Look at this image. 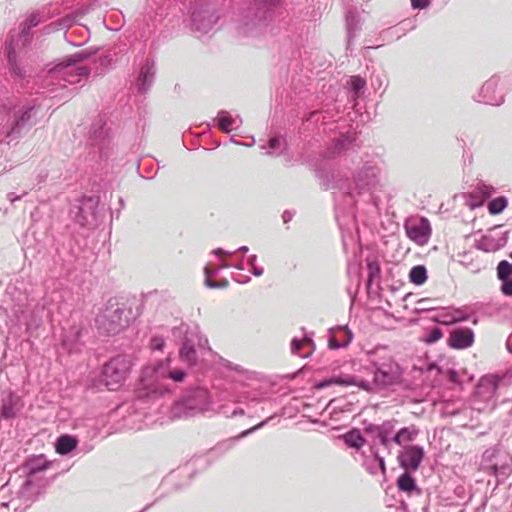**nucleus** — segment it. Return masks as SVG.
I'll list each match as a JSON object with an SVG mask.
<instances>
[{
  "mask_svg": "<svg viewBox=\"0 0 512 512\" xmlns=\"http://www.w3.org/2000/svg\"><path fill=\"white\" fill-rule=\"evenodd\" d=\"M508 205V200L504 196H499L488 203V211L491 215H498L504 211Z\"/></svg>",
  "mask_w": 512,
  "mask_h": 512,
  "instance_id": "58836bf2",
  "label": "nucleus"
},
{
  "mask_svg": "<svg viewBox=\"0 0 512 512\" xmlns=\"http://www.w3.org/2000/svg\"><path fill=\"white\" fill-rule=\"evenodd\" d=\"M27 194V192H24L22 195H17L13 192H10L7 194V199L11 202V203H14L15 201H18L20 199H22L23 196H25Z\"/></svg>",
  "mask_w": 512,
  "mask_h": 512,
  "instance_id": "bf43d9fd",
  "label": "nucleus"
},
{
  "mask_svg": "<svg viewBox=\"0 0 512 512\" xmlns=\"http://www.w3.org/2000/svg\"><path fill=\"white\" fill-rule=\"evenodd\" d=\"M219 16L206 0H194L191 12V28L199 34H207L217 23Z\"/></svg>",
  "mask_w": 512,
  "mask_h": 512,
  "instance_id": "9d476101",
  "label": "nucleus"
},
{
  "mask_svg": "<svg viewBox=\"0 0 512 512\" xmlns=\"http://www.w3.org/2000/svg\"><path fill=\"white\" fill-rule=\"evenodd\" d=\"M430 0H411V5L414 9H424L428 7Z\"/></svg>",
  "mask_w": 512,
  "mask_h": 512,
  "instance_id": "864d4df0",
  "label": "nucleus"
},
{
  "mask_svg": "<svg viewBox=\"0 0 512 512\" xmlns=\"http://www.w3.org/2000/svg\"><path fill=\"white\" fill-rule=\"evenodd\" d=\"M5 53L9 64L10 74L14 79L23 80L26 77L31 76L32 68L27 62L26 53L24 48L16 50L13 41L5 43Z\"/></svg>",
  "mask_w": 512,
  "mask_h": 512,
  "instance_id": "ddd939ff",
  "label": "nucleus"
},
{
  "mask_svg": "<svg viewBox=\"0 0 512 512\" xmlns=\"http://www.w3.org/2000/svg\"><path fill=\"white\" fill-rule=\"evenodd\" d=\"M217 126L223 133H230L233 129H237L242 124V118L239 114L232 116L226 110H220L217 115Z\"/></svg>",
  "mask_w": 512,
  "mask_h": 512,
  "instance_id": "a878e982",
  "label": "nucleus"
},
{
  "mask_svg": "<svg viewBox=\"0 0 512 512\" xmlns=\"http://www.w3.org/2000/svg\"><path fill=\"white\" fill-rule=\"evenodd\" d=\"M366 370L373 375L371 385L387 388L398 384L402 377V368L394 360L387 347L379 346L366 353Z\"/></svg>",
  "mask_w": 512,
  "mask_h": 512,
  "instance_id": "39448f33",
  "label": "nucleus"
},
{
  "mask_svg": "<svg viewBox=\"0 0 512 512\" xmlns=\"http://www.w3.org/2000/svg\"><path fill=\"white\" fill-rule=\"evenodd\" d=\"M220 271V268H212L209 265H206L204 268V273L206 276V279H211V277L216 276Z\"/></svg>",
  "mask_w": 512,
  "mask_h": 512,
  "instance_id": "5fc2aeb1",
  "label": "nucleus"
},
{
  "mask_svg": "<svg viewBox=\"0 0 512 512\" xmlns=\"http://www.w3.org/2000/svg\"><path fill=\"white\" fill-rule=\"evenodd\" d=\"M272 418H273V416H270V417L266 418L265 420L261 421L260 423H258L257 425H255L247 430L242 431L237 436L228 438L221 442H218L213 448L210 449L209 456L210 457H220V456L224 455L225 453L230 451L235 446V444L238 440L261 429L266 424H268Z\"/></svg>",
  "mask_w": 512,
  "mask_h": 512,
  "instance_id": "a211bd4d",
  "label": "nucleus"
},
{
  "mask_svg": "<svg viewBox=\"0 0 512 512\" xmlns=\"http://www.w3.org/2000/svg\"><path fill=\"white\" fill-rule=\"evenodd\" d=\"M129 314L130 311L127 312L123 304L109 300L96 318L97 328L106 335H116L128 326Z\"/></svg>",
  "mask_w": 512,
  "mask_h": 512,
  "instance_id": "6e6552de",
  "label": "nucleus"
},
{
  "mask_svg": "<svg viewBox=\"0 0 512 512\" xmlns=\"http://www.w3.org/2000/svg\"><path fill=\"white\" fill-rule=\"evenodd\" d=\"M40 23L39 14L33 13L31 14L25 22L21 24V32L19 35V40L22 41L23 46H25L27 43H29L32 39V35L30 33V30L33 27H36Z\"/></svg>",
  "mask_w": 512,
  "mask_h": 512,
  "instance_id": "2f4dec72",
  "label": "nucleus"
},
{
  "mask_svg": "<svg viewBox=\"0 0 512 512\" xmlns=\"http://www.w3.org/2000/svg\"><path fill=\"white\" fill-rule=\"evenodd\" d=\"M282 0H254L241 13L237 33L243 37H258L267 31Z\"/></svg>",
  "mask_w": 512,
  "mask_h": 512,
  "instance_id": "7ed1b4c3",
  "label": "nucleus"
},
{
  "mask_svg": "<svg viewBox=\"0 0 512 512\" xmlns=\"http://www.w3.org/2000/svg\"><path fill=\"white\" fill-rule=\"evenodd\" d=\"M155 74L156 69L154 62L147 59L141 66L137 79V89L139 93L145 94L150 90L155 79Z\"/></svg>",
  "mask_w": 512,
  "mask_h": 512,
  "instance_id": "5701e85b",
  "label": "nucleus"
},
{
  "mask_svg": "<svg viewBox=\"0 0 512 512\" xmlns=\"http://www.w3.org/2000/svg\"><path fill=\"white\" fill-rule=\"evenodd\" d=\"M165 346V340L161 336H154L151 338L150 347L152 350L162 351Z\"/></svg>",
  "mask_w": 512,
  "mask_h": 512,
  "instance_id": "de8ad7c7",
  "label": "nucleus"
},
{
  "mask_svg": "<svg viewBox=\"0 0 512 512\" xmlns=\"http://www.w3.org/2000/svg\"><path fill=\"white\" fill-rule=\"evenodd\" d=\"M347 146V139L346 138H337L334 141V152L333 153H340L342 150H344Z\"/></svg>",
  "mask_w": 512,
  "mask_h": 512,
  "instance_id": "3c124183",
  "label": "nucleus"
},
{
  "mask_svg": "<svg viewBox=\"0 0 512 512\" xmlns=\"http://www.w3.org/2000/svg\"><path fill=\"white\" fill-rule=\"evenodd\" d=\"M131 368V362L125 355L111 358L102 369V382L108 390H117L125 381Z\"/></svg>",
  "mask_w": 512,
  "mask_h": 512,
  "instance_id": "1a4fd4ad",
  "label": "nucleus"
},
{
  "mask_svg": "<svg viewBox=\"0 0 512 512\" xmlns=\"http://www.w3.org/2000/svg\"><path fill=\"white\" fill-rule=\"evenodd\" d=\"M381 166L374 161H367L353 174V179L342 176L340 171L320 168L316 171L321 187L325 190L338 189L345 198V204H354L353 196L373 191L379 184Z\"/></svg>",
  "mask_w": 512,
  "mask_h": 512,
  "instance_id": "f257e3e1",
  "label": "nucleus"
},
{
  "mask_svg": "<svg viewBox=\"0 0 512 512\" xmlns=\"http://www.w3.org/2000/svg\"><path fill=\"white\" fill-rule=\"evenodd\" d=\"M5 107L8 109L5 138L10 142L21 138L36 125L41 104L38 99L11 97L7 99Z\"/></svg>",
  "mask_w": 512,
  "mask_h": 512,
  "instance_id": "20e7f679",
  "label": "nucleus"
},
{
  "mask_svg": "<svg viewBox=\"0 0 512 512\" xmlns=\"http://www.w3.org/2000/svg\"><path fill=\"white\" fill-rule=\"evenodd\" d=\"M442 336H443L442 330L439 327H433L429 331L425 341L429 344H432V343H435L438 340H440L442 338Z\"/></svg>",
  "mask_w": 512,
  "mask_h": 512,
  "instance_id": "49530a36",
  "label": "nucleus"
},
{
  "mask_svg": "<svg viewBox=\"0 0 512 512\" xmlns=\"http://www.w3.org/2000/svg\"><path fill=\"white\" fill-rule=\"evenodd\" d=\"M41 488L42 484L40 481L32 480V478H26L20 489L17 491L16 496L9 502L1 503L0 510L11 507L14 511H25L36 501Z\"/></svg>",
  "mask_w": 512,
  "mask_h": 512,
  "instance_id": "9b49d317",
  "label": "nucleus"
},
{
  "mask_svg": "<svg viewBox=\"0 0 512 512\" xmlns=\"http://www.w3.org/2000/svg\"><path fill=\"white\" fill-rule=\"evenodd\" d=\"M351 89L355 96L364 89L366 86V80L360 76H353L350 80Z\"/></svg>",
  "mask_w": 512,
  "mask_h": 512,
  "instance_id": "79ce46f5",
  "label": "nucleus"
},
{
  "mask_svg": "<svg viewBox=\"0 0 512 512\" xmlns=\"http://www.w3.org/2000/svg\"><path fill=\"white\" fill-rule=\"evenodd\" d=\"M370 452L373 455V464L370 465L366 463V468L368 472L372 475L377 474V470L379 469L383 474L386 472V466L384 458L381 457L374 446L370 447Z\"/></svg>",
  "mask_w": 512,
  "mask_h": 512,
  "instance_id": "f704fd0d",
  "label": "nucleus"
},
{
  "mask_svg": "<svg viewBox=\"0 0 512 512\" xmlns=\"http://www.w3.org/2000/svg\"><path fill=\"white\" fill-rule=\"evenodd\" d=\"M331 385H340V386H357L358 388L364 391H372V385L370 382L364 379H358L353 375H339L332 376L328 379H323L316 384V388L323 389L329 387Z\"/></svg>",
  "mask_w": 512,
  "mask_h": 512,
  "instance_id": "6ab92c4d",
  "label": "nucleus"
},
{
  "mask_svg": "<svg viewBox=\"0 0 512 512\" xmlns=\"http://www.w3.org/2000/svg\"><path fill=\"white\" fill-rule=\"evenodd\" d=\"M397 424L396 420H387L380 424L379 436H391Z\"/></svg>",
  "mask_w": 512,
  "mask_h": 512,
  "instance_id": "37998d69",
  "label": "nucleus"
},
{
  "mask_svg": "<svg viewBox=\"0 0 512 512\" xmlns=\"http://www.w3.org/2000/svg\"><path fill=\"white\" fill-rule=\"evenodd\" d=\"M474 343V332L468 327L455 328L450 332L448 345L454 349H466Z\"/></svg>",
  "mask_w": 512,
  "mask_h": 512,
  "instance_id": "aec40b11",
  "label": "nucleus"
},
{
  "mask_svg": "<svg viewBox=\"0 0 512 512\" xmlns=\"http://www.w3.org/2000/svg\"><path fill=\"white\" fill-rule=\"evenodd\" d=\"M409 279L415 285H422L427 280V269L423 265L413 266L409 272Z\"/></svg>",
  "mask_w": 512,
  "mask_h": 512,
  "instance_id": "e433bc0d",
  "label": "nucleus"
},
{
  "mask_svg": "<svg viewBox=\"0 0 512 512\" xmlns=\"http://www.w3.org/2000/svg\"><path fill=\"white\" fill-rule=\"evenodd\" d=\"M235 253V251L224 250L223 248H216L213 250V254L217 256H231Z\"/></svg>",
  "mask_w": 512,
  "mask_h": 512,
  "instance_id": "13d9d810",
  "label": "nucleus"
},
{
  "mask_svg": "<svg viewBox=\"0 0 512 512\" xmlns=\"http://www.w3.org/2000/svg\"><path fill=\"white\" fill-rule=\"evenodd\" d=\"M78 440L75 436L63 434L59 436L55 443L56 452L60 455H68L76 449Z\"/></svg>",
  "mask_w": 512,
  "mask_h": 512,
  "instance_id": "c756f323",
  "label": "nucleus"
},
{
  "mask_svg": "<svg viewBox=\"0 0 512 512\" xmlns=\"http://www.w3.org/2000/svg\"><path fill=\"white\" fill-rule=\"evenodd\" d=\"M93 53L94 51L91 49H84L62 58L48 69L50 79L57 80L60 86H62L61 81L70 85L78 84L82 79L89 76L90 70L85 66H77L76 64L88 59Z\"/></svg>",
  "mask_w": 512,
  "mask_h": 512,
  "instance_id": "423d86ee",
  "label": "nucleus"
},
{
  "mask_svg": "<svg viewBox=\"0 0 512 512\" xmlns=\"http://www.w3.org/2000/svg\"><path fill=\"white\" fill-rule=\"evenodd\" d=\"M496 275L500 281V291L504 296L512 297V262L501 260L496 266Z\"/></svg>",
  "mask_w": 512,
  "mask_h": 512,
  "instance_id": "412c9836",
  "label": "nucleus"
},
{
  "mask_svg": "<svg viewBox=\"0 0 512 512\" xmlns=\"http://www.w3.org/2000/svg\"><path fill=\"white\" fill-rule=\"evenodd\" d=\"M293 218V213L288 211V210H285L282 214V219H283V222L284 223H288L292 220Z\"/></svg>",
  "mask_w": 512,
  "mask_h": 512,
  "instance_id": "0e129e2a",
  "label": "nucleus"
},
{
  "mask_svg": "<svg viewBox=\"0 0 512 512\" xmlns=\"http://www.w3.org/2000/svg\"><path fill=\"white\" fill-rule=\"evenodd\" d=\"M346 24H347V46L349 47L352 43L353 38L356 36V32L359 29L357 17L351 11H349L346 15Z\"/></svg>",
  "mask_w": 512,
  "mask_h": 512,
  "instance_id": "4c0bfd02",
  "label": "nucleus"
},
{
  "mask_svg": "<svg viewBox=\"0 0 512 512\" xmlns=\"http://www.w3.org/2000/svg\"><path fill=\"white\" fill-rule=\"evenodd\" d=\"M231 267H233L237 270H244V264H243L242 260H240L239 262H237L235 264H231Z\"/></svg>",
  "mask_w": 512,
  "mask_h": 512,
  "instance_id": "774afa93",
  "label": "nucleus"
},
{
  "mask_svg": "<svg viewBox=\"0 0 512 512\" xmlns=\"http://www.w3.org/2000/svg\"><path fill=\"white\" fill-rule=\"evenodd\" d=\"M320 113H325V114H328V115L332 116V114L330 113V110L328 108L327 109H322L321 111L315 110V111L310 112L306 116L305 121H317V116Z\"/></svg>",
  "mask_w": 512,
  "mask_h": 512,
  "instance_id": "603ef678",
  "label": "nucleus"
},
{
  "mask_svg": "<svg viewBox=\"0 0 512 512\" xmlns=\"http://www.w3.org/2000/svg\"><path fill=\"white\" fill-rule=\"evenodd\" d=\"M337 333L344 334V338L339 340L334 329L329 330L328 346L330 349L344 348L353 340V333L347 326H338Z\"/></svg>",
  "mask_w": 512,
  "mask_h": 512,
  "instance_id": "bb28decb",
  "label": "nucleus"
},
{
  "mask_svg": "<svg viewBox=\"0 0 512 512\" xmlns=\"http://www.w3.org/2000/svg\"><path fill=\"white\" fill-rule=\"evenodd\" d=\"M411 471H405L398 477L396 484L401 492L408 495H421L422 491L417 486L415 478L410 474Z\"/></svg>",
  "mask_w": 512,
  "mask_h": 512,
  "instance_id": "c85d7f7f",
  "label": "nucleus"
},
{
  "mask_svg": "<svg viewBox=\"0 0 512 512\" xmlns=\"http://www.w3.org/2000/svg\"><path fill=\"white\" fill-rule=\"evenodd\" d=\"M457 316L455 317V322L467 321L469 320V316L461 311L456 312Z\"/></svg>",
  "mask_w": 512,
  "mask_h": 512,
  "instance_id": "052dcab7",
  "label": "nucleus"
},
{
  "mask_svg": "<svg viewBox=\"0 0 512 512\" xmlns=\"http://www.w3.org/2000/svg\"><path fill=\"white\" fill-rule=\"evenodd\" d=\"M111 132L104 116L98 115L91 123L87 143L96 149L100 157H106L111 145Z\"/></svg>",
  "mask_w": 512,
  "mask_h": 512,
  "instance_id": "f8f14e48",
  "label": "nucleus"
},
{
  "mask_svg": "<svg viewBox=\"0 0 512 512\" xmlns=\"http://www.w3.org/2000/svg\"><path fill=\"white\" fill-rule=\"evenodd\" d=\"M211 395L207 388L196 386L188 388L171 407L173 418H187L209 409Z\"/></svg>",
  "mask_w": 512,
  "mask_h": 512,
  "instance_id": "0eeeda50",
  "label": "nucleus"
},
{
  "mask_svg": "<svg viewBox=\"0 0 512 512\" xmlns=\"http://www.w3.org/2000/svg\"><path fill=\"white\" fill-rule=\"evenodd\" d=\"M186 373L181 368L171 367V359L157 361L143 367L136 396L145 402L154 401L170 392L167 380L182 382Z\"/></svg>",
  "mask_w": 512,
  "mask_h": 512,
  "instance_id": "f03ea898",
  "label": "nucleus"
},
{
  "mask_svg": "<svg viewBox=\"0 0 512 512\" xmlns=\"http://www.w3.org/2000/svg\"><path fill=\"white\" fill-rule=\"evenodd\" d=\"M16 415V400L14 394L9 391L2 395L0 405V416L4 419H11Z\"/></svg>",
  "mask_w": 512,
  "mask_h": 512,
  "instance_id": "7c9ffc66",
  "label": "nucleus"
},
{
  "mask_svg": "<svg viewBox=\"0 0 512 512\" xmlns=\"http://www.w3.org/2000/svg\"><path fill=\"white\" fill-rule=\"evenodd\" d=\"M97 205V201L93 197H85L81 200L80 205H75L70 213L77 223L85 226L88 223L89 216L94 215L93 208Z\"/></svg>",
  "mask_w": 512,
  "mask_h": 512,
  "instance_id": "b1692460",
  "label": "nucleus"
},
{
  "mask_svg": "<svg viewBox=\"0 0 512 512\" xmlns=\"http://www.w3.org/2000/svg\"><path fill=\"white\" fill-rule=\"evenodd\" d=\"M256 260H257V255L253 254L248 257L247 262H248V265L250 266L251 273L256 277H259V276L263 275L264 269L262 267L256 266Z\"/></svg>",
  "mask_w": 512,
  "mask_h": 512,
  "instance_id": "c03bdc74",
  "label": "nucleus"
},
{
  "mask_svg": "<svg viewBox=\"0 0 512 512\" xmlns=\"http://www.w3.org/2000/svg\"><path fill=\"white\" fill-rule=\"evenodd\" d=\"M234 280L237 281L238 283L246 284L251 280V278L246 275H239V277L234 278Z\"/></svg>",
  "mask_w": 512,
  "mask_h": 512,
  "instance_id": "69168bd1",
  "label": "nucleus"
},
{
  "mask_svg": "<svg viewBox=\"0 0 512 512\" xmlns=\"http://www.w3.org/2000/svg\"><path fill=\"white\" fill-rule=\"evenodd\" d=\"M408 237L420 244L428 241L431 235L430 223L426 218H421L418 223L405 225Z\"/></svg>",
  "mask_w": 512,
  "mask_h": 512,
  "instance_id": "4be33fe9",
  "label": "nucleus"
},
{
  "mask_svg": "<svg viewBox=\"0 0 512 512\" xmlns=\"http://www.w3.org/2000/svg\"><path fill=\"white\" fill-rule=\"evenodd\" d=\"M398 432L401 436L403 443L412 442L418 435V430L415 428V426L403 427L400 430H398Z\"/></svg>",
  "mask_w": 512,
  "mask_h": 512,
  "instance_id": "a19ab883",
  "label": "nucleus"
},
{
  "mask_svg": "<svg viewBox=\"0 0 512 512\" xmlns=\"http://www.w3.org/2000/svg\"><path fill=\"white\" fill-rule=\"evenodd\" d=\"M501 452V449L498 447H491L484 451L482 455V465L483 468L490 473L491 466L495 464V461L497 460L499 454Z\"/></svg>",
  "mask_w": 512,
  "mask_h": 512,
  "instance_id": "c9c22d12",
  "label": "nucleus"
},
{
  "mask_svg": "<svg viewBox=\"0 0 512 512\" xmlns=\"http://www.w3.org/2000/svg\"><path fill=\"white\" fill-rule=\"evenodd\" d=\"M280 145V139L278 137H273L269 140V147L271 149H276Z\"/></svg>",
  "mask_w": 512,
  "mask_h": 512,
  "instance_id": "e2e57ef3",
  "label": "nucleus"
},
{
  "mask_svg": "<svg viewBox=\"0 0 512 512\" xmlns=\"http://www.w3.org/2000/svg\"><path fill=\"white\" fill-rule=\"evenodd\" d=\"M180 359L187 363L189 366H196L198 363V355L195 348L194 341L185 337L182 341L180 350H179Z\"/></svg>",
  "mask_w": 512,
  "mask_h": 512,
  "instance_id": "cd10ccee",
  "label": "nucleus"
},
{
  "mask_svg": "<svg viewBox=\"0 0 512 512\" xmlns=\"http://www.w3.org/2000/svg\"><path fill=\"white\" fill-rule=\"evenodd\" d=\"M425 456L423 447L419 445H408L401 450L397 456L398 463L405 471H416L420 467Z\"/></svg>",
  "mask_w": 512,
  "mask_h": 512,
  "instance_id": "f3484780",
  "label": "nucleus"
},
{
  "mask_svg": "<svg viewBox=\"0 0 512 512\" xmlns=\"http://www.w3.org/2000/svg\"><path fill=\"white\" fill-rule=\"evenodd\" d=\"M342 438H343L344 443L349 448H354L357 450H359L366 442L361 431L357 428H353L350 431L346 432L342 436Z\"/></svg>",
  "mask_w": 512,
  "mask_h": 512,
  "instance_id": "473e14b6",
  "label": "nucleus"
},
{
  "mask_svg": "<svg viewBox=\"0 0 512 512\" xmlns=\"http://www.w3.org/2000/svg\"><path fill=\"white\" fill-rule=\"evenodd\" d=\"M48 467V463L46 460L42 458H37L28 461L27 463V469L28 474L26 478H32V480L40 481L38 479V474L45 471Z\"/></svg>",
  "mask_w": 512,
  "mask_h": 512,
  "instance_id": "72a5a7b5",
  "label": "nucleus"
},
{
  "mask_svg": "<svg viewBox=\"0 0 512 512\" xmlns=\"http://www.w3.org/2000/svg\"><path fill=\"white\" fill-rule=\"evenodd\" d=\"M244 415V410L241 409V408H238V409H235L233 410V412L231 413V416L233 417H236V416H242Z\"/></svg>",
  "mask_w": 512,
  "mask_h": 512,
  "instance_id": "338daca9",
  "label": "nucleus"
},
{
  "mask_svg": "<svg viewBox=\"0 0 512 512\" xmlns=\"http://www.w3.org/2000/svg\"><path fill=\"white\" fill-rule=\"evenodd\" d=\"M390 439L391 443L393 442L399 446H402L404 444L398 431L395 433L393 437H390Z\"/></svg>",
  "mask_w": 512,
  "mask_h": 512,
  "instance_id": "680f3d73",
  "label": "nucleus"
},
{
  "mask_svg": "<svg viewBox=\"0 0 512 512\" xmlns=\"http://www.w3.org/2000/svg\"><path fill=\"white\" fill-rule=\"evenodd\" d=\"M512 472V456L502 451L500 452L495 464L491 466L489 474L494 475L499 480H505Z\"/></svg>",
  "mask_w": 512,
  "mask_h": 512,
  "instance_id": "393cba45",
  "label": "nucleus"
},
{
  "mask_svg": "<svg viewBox=\"0 0 512 512\" xmlns=\"http://www.w3.org/2000/svg\"><path fill=\"white\" fill-rule=\"evenodd\" d=\"M447 377H448L449 381L452 382V383L456 384V383L460 382L458 373L454 369H449L447 371Z\"/></svg>",
  "mask_w": 512,
  "mask_h": 512,
  "instance_id": "6e6d98bb",
  "label": "nucleus"
},
{
  "mask_svg": "<svg viewBox=\"0 0 512 512\" xmlns=\"http://www.w3.org/2000/svg\"><path fill=\"white\" fill-rule=\"evenodd\" d=\"M228 281L227 280H223L221 282H216V281H213L211 279H205V285L208 287V288H212V289H216V288H227L228 287Z\"/></svg>",
  "mask_w": 512,
  "mask_h": 512,
  "instance_id": "09e8293b",
  "label": "nucleus"
},
{
  "mask_svg": "<svg viewBox=\"0 0 512 512\" xmlns=\"http://www.w3.org/2000/svg\"><path fill=\"white\" fill-rule=\"evenodd\" d=\"M499 77L492 76L481 87L474 99L479 103L499 106L504 102V94L498 89Z\"/></svg>",
  "mask_w": 512,
  "mask_h": 512,
  "instance_id": "dca6fc26",
  "label": "nucleus"
},
{
  "mask_svg": "<svg viewBox=\"0 0 512 512\" xmlns=\"http://www.w3.org/2000/svg\"><path fill=\"white\" fill-rule=\"evenodd\" d=\"M508 238L509 231L503 225L494 226L476 242L475 247L483 252H496L506 246Z\"/></svg>",
  "mask_w": 512,
  "mask_h": 512,
  "instance_id": "4468645a",
  "label": "nucleus"
},
{
  "mask_svg": "<svg viewBox=\"0 0 512 512\" xmlns=\"http://www.w3.org/2000/svg\"><path fill=\"white\" fill-rule=\"evenodd\" d=\"M377 438L379 439L381 445L387 449L388 451H390V445H391V439H390V436H377Z\"/></svg>",
  "mask_w": 512,
  "mask_h": 512,
  "instance_id": "4d7b16f0",
  "label": "nucleus"
},
{
  "mask_svg": "<svg viewBox=\"0 0 512 512\" xmlns=\"http://www.w3.org/2000/svg\"><path fill=\"white\" fill-rule=\"evenodd\" d=\"M379 431H380V425H376V424H372V423L366 424L364 422V432L366 434L379 436Z\"/></svg>",
  "mask_w": 512,
  "mask_h": 512,
  "instance_id": "8fccbe9b",
  "label": "nucleus"
},
{
  "mask_svg": "<svg viewBox=\"0 0 512 512\" xmlns=\"http://www.w3.org/2000/svg\"><path fill=\"white\" fill-rule=\"evenodd\" d=\"M502 378L498 375H485L481 377L475 388V397L482 402L496 405V391Z\"/></svg>",
  "mask_w": 512,
  "mask_h": 512,
  "instance_id": "2eb2a0df",
  "label": "nucleus"
},
{
  "mask_svg": "<svg viewBox=\"0 0 512 512\" xmlns=\"http://www.w3.org/2000/svg\"><path fill=\"white\" fill-rule=\"evenodd\" d=\"M304 343L313 344V340H312V338L307 337V336L303 340H300L298 338H293L291 341V351L293 353L298 354Z\"/></svg>",
  "mask_w": 512,
  "mask_h": 512,
  "instance_id": "a18cd8bd",
  "label": "nucleus"
},
{
  "mask_svg": "<svg viewBox=\"0 0 512 512\" xmlns=\"http://www.w3.org/2000/svg\"><path fill=\"white\" fill-rule=\"evenodd\" d=\"M366 265L368 270L367 285L370 286L376 278H380L381 269L379 262L374 259H367Z\"/></svg>",
  "mask_w": 512,
  "mask_h": 512,
  "instance_id": "ea45409f",
  "label": "nucleus"
}]
</instances>
